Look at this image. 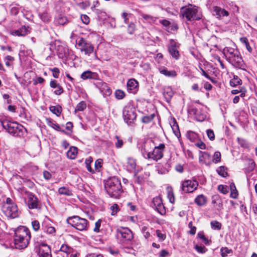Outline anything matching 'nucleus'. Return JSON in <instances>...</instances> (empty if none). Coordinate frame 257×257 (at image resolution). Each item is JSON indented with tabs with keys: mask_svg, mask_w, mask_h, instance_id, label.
Segmentation results:
<instances>
[{
	"mask_svg": "<svg viewBox=\"0 0 257 257\" xmlns=\"http://www.w3.org/2000/svg\"><path fill=\"white\" fill-rule=\"evenodd\" d=\"M30 239V231L25 226H20L15 230L14 242L17 248H26L29 244Z\"/></svg>",
	"mask_w": 257,
	"mask_h": 257,
	"instance_id": "1",
	"label": "nucleus"
},
{
	"mask_svg": "<svg viewBox=\"0 0 257 257\" xmlns=\"http://www.w3.org/2000/svg\"><path fill=\"white\" fill-rule=\"evenodd\" d=\"M104 186L107 193L112 198H118L122 192L120 181L115 177L104 181Z\"/></svg>",
	"mask_w": 257,
	"mask_h": 257,
	"instance_id": "2",
	"label": "nucleus"
},
{
	"mask_svg": "<svg viewBox=\"0 0 257 257\" xmlns=\"http://www.w3.org/2000/svg\"><path fill=\"white\" fill-rule=\"evenodd\" d=\"M223 53L226 60L234 67L242 68L244 66L242 58L237 49L225 47L223 50Z\"/></svg>",
	"mask_w": 257,
	"mask_h": 257,
	"instance_id": "3",
	"label": "nucleus"
},
{
	"mask_svg": "<svg viewBox=\"0 0 257 257\" xmlns=\"http://www.w3.org/2000/svg\"><path fill=\"white\" fill-rule=\"evenodd\" d=\"M1 124L9 134L14 136L19 137L23 135L25 128L17 122L11 121L5 119L1 121Z\"/></svg>",
	"mask_w": 257,
	"mask_h": 257,
	"instance_id": "4",
	"label": "nucleus"
},
{
	"mask_svg": "<svg viewBox=\"0 0 257 257\" xmlns=\"http://www.w3.org/2000/svg\"><path fill=\"white\" fill-rule=\"evenodd\" d=\"M67 223L75 229L80 231H85L88 229V221L85 218L74 215L69 217L66 220Z\"/></svg>",
	"mask_w": 257,
	"mask_h": 257,
	"instance_id": "5",
	"label": "nucleus"
},
{
	"mask_svg": "<svg viewBox=\"0 0 257 257\" xmlns=\"http://www.w3.org/2000/svg\"><path fill=\"white\" fill-rule=\"evenodd\" d=\"M198 8L193 5L184 7L181 9V13L183 17L188 21L201 19V16L198 14Z\"/></svg>",
	"mask_w": 257,
	"mask_h": 257,
	"instance_id": "6",
	"label": "nucleus"
},
{
	"mask_svg": "<svg viewBox=\"0 0 257 257\" xmlns=\"http://www.w3.org/2000/svg\"><path fill=\"white\" fill-rule=\"evenodd\" d=\"M137 114L135 108L130 104L126 105L123 110L124 120L128 124L131 125L136 119Z\"/></svg>",
	"mask_w": 257,
	"mask_h": 257,
	"instance_id": "7",
	"label": "nucleus"
},
{
	"mask_svg": "<svg viewBox=\"0 0 257 257\" xmlns=\"http://www.w3.org/2000/svg\"><path fill=\"white\" fill-rule=\"evenodd\" d=\"M165 149V146L164 144H160L158 146H154L150 153V155L147 156V159L158 161L163 157Z\"/></svg>",
	"mask_w": 257,
	"mask_h": 257,
	"instance_id": "8",
	"label": "nucleus"
},
{
	"mask_svg": "<svg viewBox=\"0 0 257 257\" xmlns=\"http://www.w3.org/2000/svg\"><path fill=\"white\" fill-rule=\"evenodd\" d=\"M76 42L78 49L81 52H83L85 55H89L93 52L94 47L92 45L87 42L84 39L79 38L76 40Z\"/></svg>",
	"mask_w": 257,
	"mask_h": 257,
	"instance_id": "9",
	"label": "nucleus"
},
{
	"mask_svg": "<svg viewBox=\"0 0 257 257\" xmlns=\"http://www.w3.org/2000/svg\"><path fill=\"white\" fill-rule=\"evenodd\" d=\"M198 186L197 181L194 180H187L182 182V190L186 193H191L196 190Z\"/></svg>",
	"mask_w": 257,
	"mask_h": 257,
	"instance_id": "10",
	"label": "nucleus"
},
{
	"mask_svg": "<svg viewBox=\"0 0 257 257\" xmlns=\"http://www.w3.org/2000/svg\"><path fill=\"white\" fill-rule=\"evenodd\" d=\"M117 236L122 242L131 241L133 238L132 231L128 228H121L117 230Z\"/></svg>",
	"mask_w": 257,
	"mask_h": 257,
	"instance_id": "11",
	"label": "nucleus"
},
{
	"mask_svg": "<svg viewBox=\"0 0 257 257\" xmlns=\"http://www.w3.org/2000/svg\"><path fill=\"white\" fill-rule=\"evenodd\" d=\"M2 210L5 215L9 218H15L19 216V212L17 205L8 207H2Z\"/></svg>",
	"mask_w": 257,
	"mask_h": 257,
	"instance_id": "12",
	"label": "nucleus"
},
{
	"mask_svg": "<svg viewBox=\"0 0 257 257\" xmlns=\"http://www.w3.org/2000/svg\"><path fill=\"white\" fill-rule=\"evenodd\" d=\"M154 142L152 140H148L144 142L141 148V153L143 157L147 159V156L150 155L154 147Z\"/></svg>",
	"mask_w": 257,
	"mask_h": 257,
	"instance_id": "13",
	"label": "nucleus"
},
{
	"mask_svg": "<svg viewBox=\"0 0 257 257\" xmlns=\"http://www.w3.org/2000/svg\"><path fill=\"white\" fill-rule=\"evenodd\" d=\"M26 202L30 209H37L38 207V199L37 197L32 193L27 194Z\"/></svg>",
	"mask_w": 257,
	"mask_h": 257,
	"instance_id": "14",
	"label": "nucleus"
},
{
	"mask_svg": "<svg viewBox=\"0 0 257 257\" xmlns=\"http://www.w3.org/2000/svg\"><path fill=\"white\" fill-rule=\"evenodd\" d=\"M179 44L173 39L170 41V45L168 50L171 55L175 59L177 60L179 58L180 54L178 50Z\"/></svg>",
	"mask_w": 257,
	"mask_h": 257,
	"instance_id": "15",
	"label": "nucleus"
},
{
	"mask_svg": "<svg viewBox=\"0 0 257 257\" xmlns=\"http://www.w3.org/2000/svg\"><path fill=\"white\" fill-rule=\"evenodd\" d=\"M38 253L39 257H52L51 248L44 243L39 245Z\"/></svg>",
	"mask_w": 257,
	"mask_h": 257,
	"instance_id": "16",
	"label": "nucleus"
},
{
	"mask_svg": "<svg viewBox=\"0 0 257 257\" xmlns=\"http://www.w3.org/2000/svg\"><path fill=\"white\" fill-rule=\"evenodd\" d=\"M127 91L132 93H136L139 90V83L134 78L130 79L126 84Z\"/></svg>",
	"mask_w": 257,
	"mask_h": 257,
	"instance_id": "17",
	"label": "nucleus"
},
{
	"mask_svg": "<svg viewBox=\"0 0 257 257\" xmlns=\"http://www.w3.org/2000/svg\"><path fill=\"white\" fill-rule=\"evenodd\" d=\"M163 94L167 102H169L174 95V92L170 87H166L164 88Z\"/></svg>",
	"mask_w": 257,
	"mask_h": 257,
	"instance_id": "18",
	"label": "nucleus"
},
{
	"mask_svg": "<svg viewBox=\"0 0 257 257\" xmlns=\"http://www.w3.org/2000/svg\"><path fill=\"white\" fill-rule=\"evenodd\" d=\"M214 15L218 18L229 15V13L227 11L218 7H215L214 8Z\"/></svg>",
	"mask_w": 257,
	"mask_h": 257,
	"instance_id": "19",
	"label": "nucleus"
},
{
	"mask_svg": "<svg viewBox=\"0 0 257 257\" xmlns=\"http://www.w3.org/2000/svg\"><path fill=\"white\" fill-rule=\"evenodd\" d=\"M28 32V29L25 26H23L18 30L12 31L11 34L13 36L20 37L26 35Z\"/></svg>",
	"mask_w": 257,
	"mask_h": 257,
	"instance_id": "20",
	"label": "nucleus"
},
{
	"mask_svg": "<svg viewBox=\"0 0 257 257\" xmlns=\"http://www.w3.org/2000/svg\"><path fill=\"white\" fill-rule=\"evenodd\" d=\"M77 155V148L76 147H71L67 152V156L70 159H74Z\"/></svg>",
	"mask_w": 257,
	"mask_h": 257,
	"instance_id": "21",
	"label": "nucleus"
},
{
	"mask_svg": "<svg viewBox=\"0 0 257 257\" xmlns=\"http://www.w3.org/2000/svg\"><path fill=\"white\" fill-rule=\"evenodd\" d=\"M171 126L175 135L177 138H179L181 136V134L179 128L178 124L175 118L173 119L172 122H171Z\"/></svg>",
	"mask_w": 257,
	"mask_h": 257,
	"instance_id": "22",
	"label": "nucleus"
},
{
	"mask_svg": "<svg viewBox=\"0 0 257 257\" xmlns=\"http://www.w3.org/2000/svg\"><path fill=\"white\" fill-rule=\"evenodd\" d=\"M207 201L206 197L203 195H199L195 199V202L198 206H204Z\"/></svg>",
	"mask_w": 257,
	"mask_h": 257,
	"instance_id": "23",
	"label": "nucleus"
},
{
	"mask_svg": "<svg viewBox=\"0 0 257 257\" xmlns=\"http://www.w3.org/2000/svg\"><path fill=\"white\" fill-rule=\"evenodd\" d=\"M160 72L162 74L164 75L165 76L169 77H175L177 75V73L175 71L171 70L169 71L166 68H163L160 70Z\"/></svg>",
	"mask_w": 257,
	"mask_h": 257,
	"instance_id": "24",
	"label": "nucleus"
},
{
	"mask_svg": "<svg viewBox=\"0 0 257 257\" xmlns=\"http://www.w3.org/2000/svg\"><path fill=\"white\" fill-rule=\"evenodd\" d=\"M136 167V160L133 158H129L127 159L126 168L130 172L133 171Z\"/></svg>",
	"mask_w": 257,
	"mask_h": 257,
	"instance_id": "25",
	"label": "nucleus"
},
{
	"mask_svg": "<svg viewBox=\"0 0 257 257\" xmlns=\"http://www.w3.org/2000/svg\"><path fill=\"white\" fill-rule=\"evenodd\" d=\"M49 109L53 113L56 114L58 116L60 115L62 110V107L59 105L51 106Z\"/></svg>",
	"mask_w": 257,
	"mask_h": 257,
	"instance_id": "26",
	"label": "nucleus"
},
{
	"mask_svg": "<svg viewBox=\"0 0 257 257\" xmlns=\"http://www.w3.org/2000/svg\"><path fill=\"white\" fill-rule=\"evenodd\" d=\"M81 8L86 9L89 6L90 4L88 0H74Z\"/></svg>",
	"mask_w": 257,
	"mask_h": 257,
	"instance_id": "27",
	"label": "nucleus"
},
{
	"mask_svg": "<svg viewBox=\"0 0 257 257\" xmlns=\"http://www.w3.org/2000/svg\"><path fill=\"white\" fill-rule=\"evenodd\" d=\"M230 189L231 190V193L230 194V196L233 198H236L238 196V191L236 189V187L235 184L233 183H231L230 185Z\"/></svg>",
	"mask_w": 257,
	"mask_h": 257,
	"instance_id": "28",
	"label": "nucleus"
},
{
	"mask_svg": "<svg viewBox=\"0 0 257 257\" xmlns=\"http://www.w3.org/2000/svg\"><path fill=\"white\" fill-rule=\"evenodd\" d=\"M42 229L44 232L48 234H54L55 232V229L54 227L47 225L43 224Z\"/></svg>",
	"mask_w": 257,
	"mask_h": 257,
	"instance_id": "29",
	"label": "nucleus"
},
{
	"mask_svg": "<svg viewBox=\"0 0 257 257\" xmlns=\"http://www.w3.org/2000/svg\"><path fill=\"white\" fill-rule=\"evenodd\" d=\"M186 137L191 142H195L198 139V135L192 131H188L187 133Z\"/></svg>",
	"mask_w": 257,
	"mask_h": 257,
	"instance_id": "30",
	"label": "nucleus"
},
{
	"mask_svg": "<svg viewBox=\"0 0 257 257\" xmlns=\"http://www.w3.org/2000/svg\"><path fill=\"white\" fill-rule=\"evenodd\" d=\"M241 82V80L237 76H234L233 78L230 81V84L231 86L235 87L240 85Z\"/></svg>",
	"mask_w": 257,
	"mask_h": 257,
	"instance_id": "31",
	"label": "nucleus"
},
{
	"mask_svg": "<svg viewBox=\"0 0 257 257\" xmlns=\"http://www.w3.org/2000/svg\"><path fill=\"white\" fill-rule=\"evenodd\" d=\"M94 73L90 71H86L83 72L81 75V78L83 80L91 79L93 78Z\"/></svg>",
	"mask_w": 257,
	"mask_h": 257,
	"instance_id": "32",
	"label": "nucleus"
},
{
	"mask_svg": "<svg viewBox=\"0 0 257 257\" xmlns=\"http://www.w3.org/2000/svg\"><path fill=\"white\" fill-rule=\"evenodd\" d=\"M58 192L60 194L67 196H71L72 194L71 191L65 187H62L59 188Z\"/></svg>",
	"mask_w": 257,
	"mask_h": 257,
	"instance_id": "33",
	"label": "nucleus"
},
{
	"mask_svg": "<svg viewBox=\"0 0 257 257\" xmlns=\"http://www.w3.org/2000/svg\"><path fill=\"white\" fill-rule=\"evenodd\" d=\"M218 174L223 177H225L227 175V168L224 166H220L216 170Z\"/></svg>",
	"mask_w": 257,
	"mask_h": 257,
	"instance_id": "34",
	"label": "nucleus"
},
{
	"mask_svg": "<svg viewBox=\"0 0 257 257\" xmlns=\"http://www.w3.org/2000/svg\"><path fill=\"white\" fill-rule=\"evenodd\" d=\"M162 203L161 198L160 197H156L154 198L152 200V207L155 209Z\"/></svg>",
	"mask_w": 257,
	"mask_h": 257,
	"instance_id": "35",
	"label": "nucleus"
},
{
	"mask_svg": "<svg viewBox=\"0 0 257 257\" xmlns=\"http://www.w3.org/2000/svg\"><path fill=\"white\" fill-rule=\"evenodd\" d=\"M86 108V103L84 101L79 102L75 107V111H83Z\"/></svg>",
	"mask_w": 257,
	"mask_h": 257,
	"instance_id": "36",
	"label": "nucleus"
},
{
	"mask_svg": "<svg viewBox=\"0 0 257 257\" xmlns=\"http://www.w3.org/2000/svg\"><path fill=\"white\" fill-rule=\"evenodd\" d=\"M155 116L154 113L151 114L149 115H146L142 118V121L143 123H148L152 121Z\"/></svg>",
	"mask_w": 257,
	"mask_h": 257,
	"instance_id": "37",
	"label": "nucleus"
},
{
	"mask_svg": "<svg viewBox=\"0 0 257 257\" xmlns=\"http://www.w3.org/2000/svg\"><path fill=\"white\" fill-rule=\"evenodd\" d=\"M92 158L91 157H90L88 159H86L85 162L86 167L87 170L91 173L94 172V170H93V169L90 166V164L92 162Z\"/></svg>",
	"mask_w": 257,
	"mask_h": 257,
	"instance_id": "38",
	"label": "nucleus"
},
{
	"mask_svg": "<svg viewBox=\"0 0 257 257\" xmlns=\"http://www.w3.org/2000/svg\"><path fill=\"white\" fill-rule=\"evenodd\" d=\"M211 228L214 230H220L221 228V223L216 220L212 221L210 222Z\"/></svg>",
	"mask_w": 257,
	"mask_h": 257,
	"instance_id": "39",
	"label": "nucleus"
},
{
	"mask_svg": "<svg viewBox=\"0 0 257 257\" xmlns=\"http://www.w3.org/2000/svg\"><path fill=\"white\" fill-rule=\"evenodd\" d=\"M197 236L206 244L209 245L210 244V240H209L204 235L203 232H199L197 234Z\"/></svg>",
	"mask_w": 257,
	"mask_h": 257,
	"instance_id": "40",
	"label": "nucleus"
},
{
	"mask_svg": "<svg viewBox=\"0 0 257 257\" xmlns=\"http://www.w3.org/2000/svg\"><path fill=\"white\" fill-rule=\"evenodd\" d=\"M40 18L44 22H48L50 20V17L46 12H44L39 14Z\"/></svg>",
	"mask_w": 257,
	"mask_h": 257,
	"instance_id": "41",
	"label": "nucleus"
},
{
	"mask_svg": "<svg viewBox=\"0 0 257 257\" xmlns=\"http://www.w3.org/2000/svg\"><path fill=\"white\" fill-rule=\"evenodd\" d=\"M194 248L198 252L200 253H204L207 251V249L204 246L196 244Z\"/></svg>",
	"mask_w": 257,
	"mask_h": 257,
	"instance_id": "42",
	"label": "nucleus"
},
{
	"mask_svg": "<svg viewBox=\"0 0 257 257\" xmlns=\"http://www.w3.org/2000/svg\"><path fill=\"white\" fill-rule=\"evenodd\" d=\"M141 230L146 239H148L150 236V232L149 231L148 228L147 226H142Z\"/></svg>",
	"mask_w": 257,
	"mask_h": 257,
	"instance_id": "43",
	"label": "nucleus"
},
{
	"mask_svg": "<svg viewBox=\"0 0 257 257\" xmlns=\"http://www.w3.org/2000/svg\"><path fill=\"white\" fill-rule=\"evenodd\" d=\"M115 96L117 99H121L125 96V93L123 91L118 89L115 92Z\"/></svg>",
	"mask_w": 257,
	"mask_h": 257,
	"instance_id": "44",
	"label": "nucleus"
},
{
	"mask_svg": "<svg viewBox=\"0 0 257 257\" xmlns=\"http://www.w3.org/2000/svg\"><path fill=\"white\" fill-rule=\"evenodd\" d=\"M218 190L223 194H226L228 192V188L226 185H218Z\"/></svg>",
	"mask_w": 257,
	"mask_h": 257,
	"instance_id": "45",
	"label": "nucleus"
},
{
	"mask_svg": "<svg viewBox=\"0 0 257 257\" xmlns=\"http://www.w3.org/2000/svg\"><path fill=\"white\" fill-rule=\"evenodd\" d=\"M221 153L219 152H215L213 155V162L215 163L220 162L221 161Z\"/></svg>",
	"mask_w": 257,
	"mask_h": 257,
	"instance_id": "46",
	"label": "nucleus"
},
{
	"mask_svg": "<svg viewBox=\"0 0 257 257\" xmlns=\"http://www.w3.org/2000/svg\"><path fill=\"white\" fill-rule=\"evenodd\" d=\"M237 141L239 145L243 148H247L248 147V144L247 142V141L245 140H244L241 138H237Z\"/></svg>",
	"mask_w": 257,
	"mask_h": 257,
	"instance_id": "47",
	"label": "nucleus"
},
{
	"mask_svg": "<svg viewBox=\"0 0 257 257\" xmlns=\"http://www.w3.org/2000/svg\"><path fill=\"white\" fill-rule=\"evenodd\" d=\"M155 209L162 215L166 214V209L163 203L156 207Z\"/></svg>",
	"mask_w": 257,
	"mask_h": 257,
	"instance_id": "48",
	"label": "nucleus"
},
{
	"mask_svg": "<svg viewBox=\"0 0 257 257\" xmlns=\"http://www.w3.org/2000/svg\"><path fill=\"white\" fill-rule=\"evenodd\" d=\"M231 249H228L227 247H222L220 249L221 255L222 257H225L227 254L231 252Z\"/></svg>",
	"mask_w": 257,
	"mask_h": 257,
	"instance_id": "49",
	"label": "nucleus"
},
{
	"mask_svg": "<svg viewBox=\"0 0 257 257\" xmlns=\"http://www.w3.org/2000/svg\"><path fill=\"white\" fill-rule=\"evenodd\" d=\"M5 62L6 65L9 67L11 65L10 62L14 60V58L11 56L8 55L5 58Z\"/></svg>",
	"mask_w": 257,
	"mask_h": 257,
	"instance_id": "50",
	"label": "nucleus"
},
{
	"mask_svg": "<svg viewBox=\"0 0 257 257\" xmlns=\"http://www.w3.org/2000/svg\"><path fill=\"white\" fill-rule=\"evenodd\" d=\"M31 224L33 229L35 231H38L39 229L40 225V223L38 220L32 221Z\"/></svg>",
	"mask_w": 257,
	"mask_h": 257,
	"instance_id": "51",
	"label": "nucleus"
},
{
	"mask_svg": "<svg viewBox=\"0 0 257 257\" xmlns=\"http://www.w3.org/2000/svg\"><path fill=\"white\" fill-rule=\"evenodd\" d=\"M131 14H128L126 13H123L121 15V17L123 19L124 22L125 24H128L129 22V17L131 16Z\"/></svg>",
	"mask_w": 257,
	"mask_h": 257,
	"instance_id": "52",
	"label": "nucleus"
},
{
	"mask_svg": "<svg viewBox=\"0 0 257 257\" xmlns=\"http://www.w3.org/2000/svg\"><path fill=\"white\" fill-rule=\"evenodd\" d=\"M135 29L136 26L134 23H131L128 26L127 31L130 34H133L135 32Z\"/></svg>",
	"mask_w": 257,
	"mask_h": 257,
	"instance_id": "53",
	"label": "nucleus"
},
{
	"mask_svg": "<svg viewBox=\"0 0 257 257\" xmlns=\"http://www.w3.org/2000/svg\"><path fill=\"white\" fill-rule=\"evenodd\" d=\"M207 135L208 138L211 140L213 141L215 139V135L213 131L211 129H208L206 131Z\"/></svg>",
	"mask_w": 257,
	"mask_h": 257,
	"instance_id": "54",
	"label": "nucleus"
},
{
	"mask_svg": "<svg viewBox=\"0 0 257 257\" xmlns=\"http://www.w3.org/2000/svg\"><path fill=\"white\" fill-rule=\"evenodd\" d=\"M45 81V79L41 77H36L33 79V84L35 85H37L38 83L42 84Z\"/></svg>",
	"mask_w": 257,
	"mask_h": 257,
	"instance_id": "55",
	"label": "nucleus"
},
{
	"mask_svg": "<svg viewBox=\"0 0 257 257\" xmlns=\"http://www.w3.org/2000/svg\"><path fill=\"white\" fill-rule=\"evenodd\" d=\"M67 20L65 17H59L57 20L58 24L63 25L66 23Z\"/></svg>",
	"mask_w": 257,
	"mask_h": 257,
	"instance_id": "56",
	"label": "nucleus"
},
{
	"mask_svg": "<svg viewBox=\"0 0 257 257\" xmlns=\"http://www.w3.org/2000/svg\"><path fill=\"white\" fill-rule=\"evenodd\" d=\"M168 198L171 203H173L175 202V197L172 191H169L168 192Z\"/></svg>",
	"mask_w": 257,
	"mask_h": 257,
	"instance_id": "57",
	"label": "nucleus"
},
{
	"mask_svg": "<svg viewBox=\"0 0 257 257\" xmlns=\"http://www.w3.org/2000/svg\"><path fill=\"white\" fill-rule=\"evenodd\" d=\"M51 124L50 125L53 128H54L55 130H57L58 131L62 132L63 133H65L64 130H62L61 129L60 126L55 122H51Z\"/></svg>",
	"mask_w": 257,
	"mask_h": 257,
	"instance_id": "58",
	"label": "nucleus"
},
{
	"mask_svg": "<svg viewBox=\"0 0 257 257\" xmlns=\"http://www.w3.org/2000/svg\"><path fill=\"white\" fill-rule=\"evenodd\" d=\"M110 209L112 211L111 215H115L118 211V206L116 204H114L112 206H111Z\"/></svg>",
	"mask_w": 257,
	"mask_h": 257,
	"instance_id": "59",
	"label": "nucleus"
},
{
	"mask_svg": "<svg viewBox=\"0 0 257 257\" xmlns=\"http://www.w3.org/2000/svg\"><path fill=\"white\" fill-rule=\"evenodd\" d=\"M115 138L117 140V142L115 143V147L117 148H120L122 146L123 144V142L121 139H120L117 136H115Z\"/></svg>",
	"mask_w": 257,
	"mask_h": 257,
	"instance_id": "60",
	"label": "nucleus"
},
{
	"mask_svg": "<svg viewBox=\"0 0 257 257\" xmlns=\"http://www.w3.org/2000/svg\"><path fill=\"white\" fill-rule=\"evenodd\" d=\"M51 70L53 72V76L55 78H58L60 73L59 69L57 67H55L51 69Z\"/></svg>",
	"mask_w": 257,
	"mask_h": 257,
	"instance_id": "61",
	"label": "nucleus"
},
{
	"mask_svg": "<svg viewBox=\"0 0 257 257\" xmlns=\"http://www.w3.org/2000/svg\"><path fill=\"white\" fill-rule=\"evenodd\" d=\"M13 205H16L15 204L12 200L10 198H7L6 199V203L3 205V207H8L10 206H13Z\"/></svg>",
	"mask_w": 257,
	"mask_h": 257,
	"instance_id": "62",
	"label": "nucleus"
},
{
	"mask_svg": "<svg viewBox=\"0 0 257 257\" xmlns=\"http://www.w3.org/2000/svg\"><path fill=\"white\" fill-rule=\"evenodd\" d=\"M82 22L85 24H88L89 23L90 19L86 15H82L81 16Z\"/></svg>",
	"mask_w": 257,
	"mask_h": 257,
	"instance_id": "63",
	"label": "nucleus"
},
{
	"mask_svg": "<svg viewBox=\"0 0 257 257\" xmlns=\"http://www.w3.org/2000/svg\"><path fill=\"white\" fill-rule=\"evenodd\" d=\"M102 160L98 159L95 162V169L96 171H99V169L101 167Z\"/></svg>",
	"mask_w": 257,
	"mask_h": 257,
	"instance_id": "64",
	"label": "nucleus"
}]
</instances>
